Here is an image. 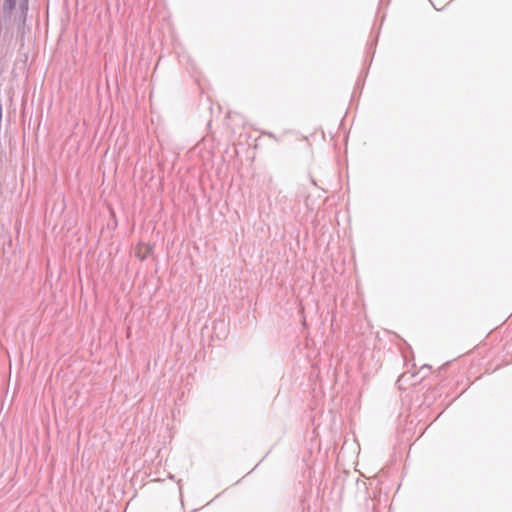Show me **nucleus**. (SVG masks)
I'll return each instance as SVG.
<instances>
[{"label": "nucleus", "mask_w": 512, "mask_h": 512, "mask_svg": "<svg viewBox=\"0 0 512 512\" xmlns=\"http://www.w3.org/2000/svg\"><path fill=\"white\" fill-rule=\"evenodd\" d=\"M150 252H151L150 247L145 246V245L139 246L136 249V256L138 258H140L141 260H144L147 258V256L149 255Z\"/></svg>", "instance_id": "f03ea898"}, {"label": "nucleus", "mask_w": 512, "mask_h": 512, "mask_svg": "<svg viewBox=\"0 0 512 512\" xmlns=\"http://www.w3.org/2000/svg\"><path fill=\"white\" fill-rule=\"evenodd\" d=\"M17 0H4L3 3V12L5 16L10 17L13 10L16 7Z\"/></svg>", "instance_id": "f257e3e1"}, {"label": "nucleus", "mask_w": 512, "mask_h": 512, "mask_svg": "<svg viewBox=\"0 0 512 512\" xmlns=\"http://www.w3.org/2000/svg\"><path fill=\"white\" fill-rule=\"evenodd\" d=\"M20 9L22 11L23 14H25L28 10V0H22V2L20 3Z\"/></svg>", "instance_id": "7ed1b4c3"}, {"label": "nucleus", "mask_w": 512, "mask_h": 512, "mask_svg": "<svg viewBox=\"0 0 512 512\" xmlns=\"http://www.w3.org/2000/svg\"><path fill=\"white\" fill-rule=\"evenodd\" d=\"M269 137L275 138V136L272 133L267 134Z\"/></svg>", "instance_id": "20e7f679"}]
</instances>
